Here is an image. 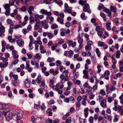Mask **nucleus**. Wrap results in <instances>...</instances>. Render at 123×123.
Segmentation results:
<instances>
[{
	"instance_id": "nucleus-1",
	"label": "nucleus",
	"mask_w": 123,
	"mask_h": 123,
	"mask_svg": "<svg viewBox=\"0 0 123 123\" xmlns=\"http://www.w3.org/2000/svg\"><path fill=\"white\" fill-rule=\"evenodd\" d=\"M98 35L100 37L105 39L109 36V34L104 29L102 28L97 33Z\"/></svg>"
},
{
	"instance_id": "nucleus-2",
	"label": "nucleus",
	"mask_w": 123,
	"mask_h": 123,
	"mask_svg": "<svg viewBox=\"0 0 123 123\" xmlns=\"http://www.w3.org/2000/svg\"><path fill=\"white\" fill-rule=\"evenodd\" d=\"M61 82H58L56 85L55 88L53 89L58 92L59 94H61L63 93V91L60 89H62L64 86V85L63 84L61 85Z\"/></svg>"
},
{
	"instance_id": "nucleus-3",
	"label": "nucleus",
	"mask_w": 123,
	"mask_h": 123,
	"mask_svg": "<svg viewBox=\"0 0 123 123\" xmlns=\"http://www.w3.org/2000/svg\"><path fill=\"white\" fill-rule=\"evenodd\" d=\"M70 114L69 112L63 116L62 117V119L63 120H66L65 121V123H71L72 121V118L70 117H68Z\"/></svg>"
},
{
	"instance_id": "nucleus-4",
	"label": "nucleus",
	"mask_w": 123,
	"mask_h": 123,
	"mask_svg": "<svg viewBox=\"0 0 123 123\" xmlns=\"http://www.w3.org/2000/svg\"><path fill=\"white\" fill-rule=\"evenodd\" d=\"M61 82L62 84L64 83L66 81H68L69 79L68 75H65L63 74H61L60 76Z\"/></svg>"
},
{
	"instance_id": "nucleus-5",
	"label": "nucleus",
	"mask_w": 123,
	"mask_h": 123,
	"mask_svg": "<svg viewBox=\"0 0 123 123\" xmlns=\"http://www.w3.org/2000/svg\"><path fill=\"white\" fill-rule=\"evenodd\" d=\"M64 13L60 12V16H58L57 19V21L60 24L63 25L64 24Z\"/></svg>"
},
{
	"instance_id": "nucleus-6",
	"label": "nucleus",
	"mask_w": 123,
	"mask_h": 123,
	"mask_svg": "<svg viewBox=\"0 0 123 123\" xmlns=\"http://www.w3.org/2000/svg\"><path fill=\"white\" fill-rule=\"evenodd\" d=\"M28 17L27 16H26L24 18V21L23 22L21 20H19V25L21 27L22 26H24L27 23V20H28Z\"/></svg>"
},
{
	"instance_id": "nucleus-7",
	"label": "nucleus",
	"mask_w": 123,
	"mask_h": 123,
	"mask_svg": "<svg viewBox=\"0 0 123 123\" xmlns=\"http://www.w3.org/2000/svg\"><path fill=\"white\" fill-rule=\"evenodd\" d=\"M93 44L92 41L87 42L86 45L85 46V49L86 50L91 51L92 49L91 46Z\"/></svg>"
},
{
	"instance_id": "nucleus-8",
	"label": "nucleus",
	"mask_w": 123,
	"mask_h": 123,
	"mask_svg": "<svg viewBox=\"0 0 123 123\" xmlns=\"http://www.w3.org/2000/svg\"><path fill=\"white\" fill-rule=\"evenodd\" d=\"M4 115L6 118V119L8 121L12 119L13 117V115L12 113H10L9 111L5 112L4 113Z\"/></svg>"
},
{
	"instance_id": "nucleus-9",
	"label": "nucleus",
	"mask_w": 123,
	"mask_h": 123,
	"mask_svg": "<svg viewBox=\"0 0 123 123\" xmlns=\"http://www.w3.org/2000/svg\"><path fill=\"white\" fill-rule=\"evenodd\" d=\"M110 74V72L108 70H106L104 74L100 77L101 78H104L107 80H109V75Z\"/></svg>"
},
{
	"instance_id": "nucleus-10",
	"label": "nucleus",
	"mask_w": 123,
	"mask_h": 123,
	"mask_svg": "<svg viewBox=\"0 0 123 123\" xmlns=\"http://www.w3.org/2000/svg\"><path fill=\"white\" fill-rule=\"evenodd\" d=\"M90 7V6L88 4H85L83 8V11L84 12H87L89 13H91V10Z\"/></svg>"
},
{
	"instance_id": "nucleus-11",
	"label": "nucleus",
	"mask_w": 123,
	"mask_h": 123,
	"mask_svg": "<svg viewBox=\"0 0 123 123\" xmlns=\"http://www.w3.org/2000/svg\"><path fill=\"white\" fill-rule=\"evenodd\" d=\"M59 69L60 71L63 73L65 75H68L69 72L68 70H66L65 68L62 66L60 65V66Z\"/></svg>"
},
{
	"instance_id": "nucleus-12",
	"label": "nucleus",
	"mask_w": 123,
	"mask_h": 123,
	"mask_svg": "<svg viewBox=\"0 0 123 123\" xmlns=\"http://www.w3.org/2000/svg\"><path fill=\"white\" fill-rule=\"evenodd\" d=\"M5 28L2 25L1 22H0V37L4 36V33L5 32Z\"/></svg>"
},
{
	"instance_id": "nucleus-13",
	"label": "nucleus",
	"mask_w": 123,
	"mask_h": 123,
	"mask_svg": "<svg viewBox=\"0 0 123 123\" xmlns=\"http://www.w3.org/2000/svg\"><path fill=\"white\" fill-rule=\"evenodd\" d=\"M74 54L73 51L70 50L69 51H65L64 52V55L66 56H67L70 58H71L73 56V55Z\"/></svg>"
},
{
	"instance_id": "nucleus-14",
	"label": "nucleus",
	"mask_w": 123,
	"mask_h": 123,
	"mask_svg": "<svg viewBox=\"0 0 123 123\" xmlns=\"http://www.w3.org/2000/svg\"><path fill=\"white\" fill-rule=\"evenodd\" d=\"M40 12L43 14L46 15L48 16H50L52 15V13L50 12H48L47 10L43 9H41Z\"/></svg>"
},
{
	"instance_id": "nucleus-15",
	"label": "nucleus",
	"mask_w": 123,
	"mask_h": 123,
	"mask_svg": "<svg viewBox=\"0 0 123 123\" xmlns=\"http://www.w3.org/2000/svg\"><path fill=\"white\" fill-rule=\"evenodd\" d=\"M68 44L69 46H71L73 48L75 47L76 45L75 42H73L72 41L70 40L68 41Z\"/></svg>"
},
{
	"instance_id": "nucleus-16",
	"label": "nucleus",
	"mask_w": 123,
	"mask_h": 123,
	"mask_svg": "<svg viewBox=\"0 0 123 123\" xmlns=\"http://www.w3.org/2000/svg\"><path fill=\"white\" fill-rule=\"evenodd\" d=\"M17 43L18 45L19 46H23L24 44V42L21 38L18 39L17 41Z\"/></svg>"
},
{
	"instance_id": "nucleus-17",
	"label": "nucleus",
	"mask_w": 123,
	"mask_h": 123,
	"mask_svg": "<svg viewBox=\"0 0 123 123\" xmlns=\"http://www.w3.org/2000/svg\"><path fill=\"white\" fill-rule=\"evenodd\" d=\"M49 83V87L52 88L53 89H54L55 87V86L54 85V80L53 79H50Z\"/></svg>"
},
{
	"instance_id": "nucleus-18",
	"label": "nucleus",
	"mask_w": 123,
	"mask_h": 123,
	"mask_svg": "<svg viewBox=\"0 0 123 123\" xmlns=\"http://www.w3.org/2000/svg\"><path fill=\"white\" fill-rule=\"evenodd\" d=\"M101 106L103 108H106V101L105 99L103 100L100 103Z\"/></svg>"
},
{
	"instance_id": "nucleus-19",
	"label": "nucleus",
	"mask_w": 123,
	"mask_h": 123,
	"mask_svg": "<svg viewBox=\"0 0 123 123\" xmlns=\"http://www.w3.org/2000/svg\"><path fill=\"white\" fill-rule=\"evenodd\" d=\"M118 112L119 113L121 116L123 115V109L122 107L120 106H118Z\"/></svg>"
},
{
	"instance_id": "nucleus-20",
	"label": "nucleus",
	"mask_w": 123,
	"mask_h": 123,
	"mask_svg": "<svg viewBox=\"0 0 123 123\" xmlns=\"http://www.w3.org/2000/svg\"><path fill=\"white\" fill-rule=\"evenodd\" d=\"M8 64V62L4 63L1 62L0 63V67L1 68L7 67Z\"/></svg>"
},
{
	"instance_id": "nucleus-21",
	"label": "nucleus",
	"mask_w": 123,
	"mask_h": 123,
	"mask_svg": "<svg viewBox=\"0 0 123 123\" xmlns=\"http://www.w3.org/2000/svg\"><path fill=\"white\" fill-rule=\"evenodd\" d=\"M84 87L88 88V90H89V92H90L91 91L92 89V88L90 86L88 83L87 82L85 83L84 85Z\"/></svg>"
},
{
	"instance_id": "nucleus-22",
	"label": "nucleus",
	"mask_w": 123,
	"mask_h": 123,
	"mask_svg": "<svg viewBox=\"0 0 123 123\" xmlns=\"http://www.w3.org/2000/svg\"><path fill=\"white\" fill-rule=\"evenodd\" d=\"M89 109L88 108H86L84 109V116L86 118L87 117L88 115Z\"/></svg>"
},
{
	"instance_id": "nucleus-23",
	"label": "nucleus",
	"mask_w": 123,
	"mask_h": 123,
	"mask_svg": "<svg viewBox=\"0 0 123 123\" xmlns=\"http://www.w3.org/2000/svg\"><path fill=\"white\" fill-rule=\"evenodd\" d=\"M111 11H113L114 13H116L117 11V8L115 6H111L110 7Z\"/></svg>"
},
{
	"instance_id": "nucleus-24",
	"label": "nucleus",
	"mask_w": 123,
	"mask_h": 123,
	"mask_svg": "<svg viewBox=\"0 0 123 123\" xmlns=\"http://www.w3.org/2000/svg\"><path fill=\"white\" fill-rule=\"evenodd\" d=\"M34 10V8L33 6H30L29 8V9L28 11V12L29 14L31 15V14L32 12V11H33Z\"/></svg>"
},
{
	"instance_id": "nucleus-25",
	"label": "nucleus",
	"mask_w": 123,
	"mask_h": 123,
	"mask_svg": "<svg viewBox=\"0 0 123 123\" xmlns=\"http://www.w3.org/2000/svg\"><path fill=\"white\" fill-rule=\"evenodd\" d=\"M97 68L98 69L97 71V73H99L101 71V68H102V65L100 64H98V65L97 67Z\"/></svg>"
},
{
	"instance_id": "nucleus-26",
	"label": "nucleus",
	"mask_w": 123,
	"mask_h": 123,
	"mask_svg": "<svg viewBox=\"0 0 123 123\" xmlns=\"http://www.w3.org/2000/svg\"><path fill=\"white\" fill-rule=\"evenodd\" d=\"M66 30L64 28H62L60 30L61 35L62 36H65Z\"/></svg>"
},
{
	"instance_id": "nucleus-27",
	"label": "nucleus",
	"mask_w": 123,
	"mask_h": 123,
	"mask_svg": "<svg viewBox=\"0 0 123 123\" xmlns=\"http://www.w3.org/2000/svg\"><path fill=\"white\" fill-rule=\"evenodd\" d=\"M77 39H78V42L79 44L82 43L83 40V38L80 36V35L77 37Z\"/></svg>"
},
{
	"instance_id": "nucleus-28",
	"label": "nucleus",
	"mask_w": 123,
	"mask_h": 123,
	"mask_svg": "<svg viewBox=\"0 0 123 123\" xmlns=\"http://www.w3.org/2000/svg\"><path fill=\"white\" fill-rule=\"evenodd\" d=\"M100 16L102 17L104 21L106 22L107 21L106 18L105 14L103 13H101L100 14Z\"/></svg>"
},
{
	"instance_id": "nucleus-29",
	"label": "nucleus",
	"mask_w": 123,
	"mask_h": 123,
	"mask_svg": "<svg viewBox=\"0 0 123 123\" xmlns=\"http://www.w3.org/2000/svg\"><path fill=\"white\" fill-rule=\"evenodd\" d=\"M81 18L83 20H86L87 18V16H86L85 13L84 12L82 13L80 15Z\"/></svg>"
},
{
	"instance_id": "nucleus-30",
	"label": "nucleus",
	"mask_w": 123,
	"mask_h": 123,
	"mask_svg": "<svg viewBox=\"0 0 123 123\" xmlns=\"http://www.w3.org/2000/svg\"><path fill=\"white\" fill-rule=\"evenodd\" d=\"M54 1L56 3L58 4L59 6H61L63 4L62 1L60 0H54Z\"/></svg>"
},
{
	"instance_id": "nucleus-31",
	"label": "nucleus",
	"mask_w": 123,
	"mask_h": 123,
	"mask_svg": "<svg viewBox=\"0 0 123 123\" xmlns=\"http://www.w3.org/2000/svg\"><path fill=\"white\" fill-rule=\"evenodd\" d=\"M111 58L112 62L113 64H116L117 62V61L115 59V55H113L111 56Z\"/></svg>"
},
{
	"instance_id": "nucleus-32",
	"label": "nucleus",
	"mask_w": 123,
	"mask_h": 123,
	"mask_svg": "<svg viewBox=\"0 0 123 123\" xmlns=\"http://www.w3.org/2000/svg\"><path fill=\"white\" fill-rule=\"evenodd\" d=\"M41 80V75H39L38 76V77L36 79V80L37 83L39 84L40 83Z\"/></svg>"
},
{
	"instance_id": "nucleus-33",
	"label": "nucleus",
	"mask_w": 123,
	"mask_h": 123,
	"mask_svg": "<svg viewBox=\"0 0 123 123\" xmlns=\"http://www.w3.org/2000/svg\"><path fill=\"white\" fill-rule=\"evenodd\" d=\"M57 45V43H55L52 45L51 46L52 50L54 51L56 50Z\"/></svg>"
},
{
	"instance_id": "nucleus-34",
	"label": "nucleus",
	"mask_w": 123,
	"mask_h": 123,
	"mask_svg": "<svg viewBox=\"0 0 123 123\" xmlns=\"http://www.w3.org/2000/svg\"><path fill=\"white\" fill-rule=\"evenodd\" d=\"M72 93L74 95H76L78 93V91L77 90L76 88H74L72 90Z\"/></svg>"
},
{
	"instance_id": "nucleus-35",
	"label": "nucleus",
	"mask_w": 123,
	"mask_h": 123,
	"mask_svg": "<svg viewBox=\"0 0 123 123\" xmlns=\"http://www.w3.org/2000/svg\"><path fill=\"white\" fill-rule=\"evenodd\" d=\"M52 109L51 108H49L47 111L46 112L49 114V116H51L52 115Z\"/></svg>"
},
{
	"instance_id": "nucleus-36",
	"label": "nucleus",
	"mask_w": 123,
	"mask_h": 123,
	"mask_svg": "<svg viewBox=\"0 0 123 123\" xmlns=\"http://www.w3.org/2000/svg\"><path fill=\"white\" fill-rule=\"evenodd\" d=\"M13 25L12 24H10V28L8 30L9 32L11 34H12L13 32V28L12 26Z\"/></svg>"
},
{
	"instance_id": "nucleus-37",
	"label": "nucleus",
	"mask_w": 123,
	"mask_h": 123,
	"mask_svg": "<svg viewBox=\"0 0 123 123\" xmlns=\"http://www.w3.org/2000/svg\"><path fill=\"white\" fill-rule=\"evenodd\" d=\"M47 36L49 39H51L54 36V35L51 32H48Z\"/></svg>"
},
{
	"instance_id": "nucleus-38",
	"label": "nucleus",
	"mask_w": 123,
	"mask_h": 123,
	"mask_svg": "<svg viewBox=\"0 0 123 123\" xmlns=\"http://www.w3.org/2000/svg\"><path fill=\"white\" fill-rule=\"evenodd\" d=\"M84 37L86 38V41L87 42H89V41H92L90 40L89 38V35L87 33L85 34Z\"/></svg>"
},
{
	"instance_id": "nucleus-39",
	"label": "nucleus",
	"mask_w": 123,
	"mask_h": 123,
	"mask_svg": "<svg viewBox=\"0 0 123 123\" xmlns=\"http://www.w3.org/2000/svg\"><path fill=\"white\" fill-rule=\"evenodd\" d=\"M114 21L116 24V25H118L120 23L118 21V18H116L114 19Z\"/></svg>"
},
{
	"instance_id": "nucleus-40",
	"label": "nucleus",
	"mask_w": 123,
	"mask_h": 123,
	"mask_svg": "<svg viewBox=\"0 0 123 123\" xmlns=\"http://www.w3.org/2000/svg\"><path fill=\"white\" fill-rule=\"evenodd\" d=\"M42 119L41 117H38L36 119V121L37 123H41L42 122Z\"/></svg>"
},
{
	"instance_id": "nucleus-41",
	"label": "nucleus",
	"mask_w": 123,
	"mask_h": 123,
	"mask_svg": "<svg viewBox=\"0 0 123 123\" xmlns=\"http://www.w3.org/2000/svg\"><path fill=\"white\" fill-rule=\"evenodd\" d=\"M30 19V23L31 24H33L35 21L34 18L32 17H31L29 18Z\"/></svg>"
},
{
	"instance_id": "nucleus-42",
	"label": "nucleus",
	"mask_w": 123,
	"mask_h": 123,
	"mask_svg": "<svg viewBox=\"0 0 123 123\" xmlns=\"http://www.w3.org/2000/svg\"><path fill=\"white\" fill-rule=\"evenodd\" d=\"M95 51L98 56L99 57H100L101 53L99 51V49L98 48H96L95 50Z\"/></svg>"
},
{
	"instance_id": "nucleus-43",
	"label": "nucleus",
	"mask_w": 123,
	"mask_h": 123,
	"mask_svg": "<svg viewBox=\"0 0 123 123\" xmlns=\"http://www.w3.org/2000/svg\"><path fill=\"white\" fill-rule=\"evenodd\" d=\"M34 43L35 44H38L39 45H41L42 44V42L40 40H38V41L36 40L34 41Z\"/></svg>"
},
{
	"instance_id": "nucleus-44",
	"label": "nucleus",
	"mask_w": 123,
	"mask_h": 123,
	"mask_svg": "<svg viewBox=\"0 0 123 123\" xmlns=\"http://www.w3.org/2000/svg\"><path fill=\"white\" fill-rule=\"evenodd\" d=\"M0 59L2 60L3 62L4 63L8 62H7L8 60V59L7 58L2 57L0 58Z\"/></svg>"
},
{
	"instance_id": "nucleus-45",
	"label": "nucleus",
	"mask_w": 123,
	"mask_h": 123,
	"mask_svg": "<svg viewBox=\"0 0 123 123\" xmlns=\"http://www.w3.org/2000/svg\"><path fill=\"white\" fill-rule=\"evenodd\" d=\"M105 7L104 5L102 4H99L98 9V10H100L101 9H103Z\"/></svg>"
},
{
	"instance_id": "nucleus-46",
	"label": "nucleus",
	"mask_w": 123,
	"mask_h": 123,
	"mask_svg": "<svg viewBox=\"0 0 123 123\" xmlns=\"http://www.w3.org/2000/svg\"><path fill=\"white\" fill-rule=\"evenodd\" d=\"M2 109H6L9 108V106L6 104H3L2 105Z\"/></svg>"
},
{
	"instance_id": "nucleus-47",
	"label": "nucleus",
	"mask_w": 123,
	"mask_h": 123,
	"mask_svg": "<svg viewBox=\"0 0 123 123\" xmlns=\"http://www.w3.org/2000/svg\"><path fill=\"white\" fill-rule=\"evenodd\" d=\"M70 112H69L70 113H73L76 110L73 107H71L70 109Z\"/></svg>"
},
{
	"instance_id": "nucleus-48",
	"label": "nucleus",
	"mask_w": 123,
	"mask_h": 123,
	"mask_svg": "<svg viewBox=\"0 0 123 123\" xmlns=\"http://www.w3.org/2000/svg\"><path fill=\"white\" fill-rule=\"evenodd\" d=\"M54 60V58L53 57H48L47 59V61L49 62H51Z\"/></svg>"
},
{
	"instance_id": "nucleus-49",
	"label": "nucleus",
	"mask_w": 123,
	"mask_h": 123,
	"mask_svg": "<svg viewBox=\"0 0 123 123\" xmlns=\"http://www.w3.org/2000/svg\"><path fill=\"white\" fill-rule=\"evenodd\" d=\"M121 55V53L120 51L119 50L117 51L116 53V57L118 58H119L120 57V56Z\"/></svg>"
},
{
	"instance_id": "nucleus-50",
	"label": "nucleus",
	"mask_w": 123,
	"mask_h": 123,
	"mask_svg": "<svg viewBox=\"0 0 123 123\" xmlns=\"http://www.w3.org/2000/svg\"><path fill=\"white\" fill-rule=\"evenodd\" d=\"M10 6L9 4H6L5 5L4 7L6 10H10Z\"/></svg>"
},
{
	"instance_id": "nucleus-51",
	"label": "nucleus",
	"mask_w": 123,
	"mask_h": 123,
	"mask_svg": "<svg viewBox=\"0 0 123 123\" xmlns=\"http://www.w3.org/2000/svg\"><path fill=\"white\" fill-rule=\"evenodd\" d=\"M89 121L90 123H93L94 121V118L92 116H90L89 118Z\"/></svg>"
},
{
	"instance_id": "nucleus-52",
	"label": "nucleus",
	"mask_w": 123,
	"mask_h": 123,
	"mask_svg": "<svg viewBox=\"0 0 123 123\" xmlns=\"http://www.w3.org/2000/svg\"><path fill=\"white\" fill-rule=\"evenodd\" d=\"M98 82H97L96 83H95V84L93 86V88H92L94 90H96L97 89L98 86Z\"/></svg>"
},
{
	"instance_id": "nucleus-53",
	"label": "nucleus",
	"mask_w": 123,
	"mask_h": 123,
	"mask_svg": "<svg viewBox=\"0 0 123 123\" xmlns=\"http://www.w3.org/2000/svg\"><path fill=\"white\" fill-rule=\"evenodd\" d=\"M46 23L45 20L42 21H40L39 24V25L40 26H41V27H43L44 25Z\"/></svg>"
},
{
	"instance_id": "nucleus-54",
	"label": "nucleus",
	"mask_w": 123,
	"mask_h": 123,
	"mask_svg": "<svg viewBox=\"0 0 123 123\" xmlns=\"http://www.w3.org/2000/svg\"><path fill=\"white\" fill-rule=\"evenodd\" d=\"M12 24L13 25L12 26L13 28L14 29H17L19 27H21L19 25H14L13 24Z\"/></svg>"
},
{
	"instance_id": "nucleus-55",
	"label": "nucleus",
	"mask_w": 123,
	"mask_h": 123,
	"mask_svg": "<svg viewBox=\"0 0 123 123\" xmlns=\"http://www.w3.org/2000/svg\"><path fill=\"white\" fill-rule=\"evenodd\" d=\"M86 2V1L85 0V1L82 0H80L79 1V3L80 5H83Z\"/></svg>"
},
{
	"instance_id": "nucleus-56",
	"label": "nucleus",
	"mask_w": 123,
	"mask_h": 123,
	"mask_svg": "<svg viewBox=\"0 0 123 123\" xmlns=\"http://www.w3.org/2000/svg\"><path fill=\"white\" fill-rule=\"evenodd\" d=\"M24 35H26V34L28 32H29V31L25 28H24L22 30V31Z\"/></svg>"
},
{
	"instance_id": "nucleus-57",
	"label": "nucleus",
	"mask_w": 123,
	"mask_h": 123,
	"mask_svg": "<svg viewBox=\"0 0 123 123\" xmlns=\"http://www.w3.org/2000/svg\"><path fill=\"white\" fill-rule=\"evenodd\" d=\"M56 65L57 66L60 65H62V62L60 61L57 60L56 61Z\"/></svg>"
},
{
	"instance_id": "nucleus-58",
	"label": "nucleus",
	"mask_w": 123,
	"mask_h": 123,
	"mask_svg": "<svg viewBox=\"0 0 123 123\" xmlns=\"http://www.w3.org/2000/svg\"><path fill=\"white\" fill-rule=\"evenodd\" d=\"M104 43V42L101 41H98V45L101 47L103 46Z\"/></svg>"
},
{
	"instance_id": "nucleus-59",
	"label": "nucleus",
	"mask_w": 123,
	"mask_h": 123,
	"mask_svg": "<svg viewBox=\"0 0 123 123\" xmlns=\"http://www.w3.org/2000/svg\"><path fill=\"white\" fill-rule=\"evenodd\" d=\"M26 69L30 67V61L29 60H27L26 61Z\"/></svg>"
},
{
	"instance_id": "nucleus-60",
	"label": "nucleus",
	"mask_w": 123,
	"mask_h": 123,
	"mask_svg": "<svg viewBox=\"0 0 123 123\" xmlns=\"http://www.w3.org/2000/svg\"><path fill=\"white\" fill-rule=\"evenodd\" d=\"M99 94H102L103 95H105L106 93L103 90H101L99 92Z\"/></svg>"
},
{
	"instance_id": "nucleus-61",
	"label": "nucleus",
	"mask_w": 123,
	"mask_h": 123,
	"mask_svg": "<svg viewBox=\"0 0 123 123\" xmlns=\"http://www.w3.org/2000/svg\"><path fill=\"white\" fill-rule=\"evenodd\" d=\"M17 19L19 21L21 20V16L19 14H18L16 16Z\"/></svg>"
},
{
	"instance_id": "nucleus-62",
	"label": "nucleus",
	"mask_w": 123,
	"mask_h": 123,
	"mask_svg": "<svg viewBox=\"0 0 123 123\" xmlns=\"http://www.w3.org/2000/svg\"><path fill=\"white\" fill-rule=\"evenodd\" d=\"M71 24L69 22L67 21L65 23V26L67 27H69L71 26Z\"/></svg>"
},
{
	"instance_id": "nucleus-63",
	"label": "nucleus",
	"mask_w": 123,
	"mask_h": 123,
	"mask_svg": "<svg viewBox=\"0 0 123 123\" xmlns=\"http://www.w3.org/2000/svg\"><path fill=\"white\" fill-rule=\"evenodd\" d=\"M58 27V26L55 23L52 25L51 27L52 29H53L57 28Z\"/></svg>"
},
{
	"instance_id": "nucleus-64",
	"label": "nucleus",
	"mask_w": 123,
	"mask_h": 123,
	"mask_svg": "<svg viewBox=\"0 0 123 123\" xmlns=\"http://www.w3.org/2000/svg\"><path fill=\"white\" fill-rule=\"evenodd\" d=\"M119 66H123V58L119 62Z\"/></svg>"
}]
</instances>
